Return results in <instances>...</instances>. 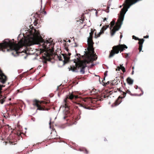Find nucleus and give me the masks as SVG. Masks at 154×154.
Here are the masks:
<instances>
[{"label":"nucleus","mask_w":154,"mask_h":154,"mask_svg":"<svg viewBox=\"0 0 154 154\" xmlns=\"http://www.w3.org/2000/svg\"><path fill=\"white\" fill-rule=\"evenodd\" d=\"M117 101H116L115 103V106H116L119 104V103H118L117 102Z\"/></svg>","instance_id":"obj_17"},{"label":"nucleus","mask_w":154,"mask_h":154,"mask_svg":"<svg viewBox=\"0 0 154 154\" xmlns=\"http://www.w3.org/2000/svg\"><path fill=\"white\" fill-rule=\"evenodd\" d=\"M58 58L60 61H63V65H64L69 60V57L66 54H62L60 56L58 57Z\"/></svg>","instance_id":"obj_5"},{"label":"nucleus","mask_w":154,"mask_h":154,"mask_svg":"<svg viewBox=\"0 0 154 154\" xmlns=\"http://www.w3.org/2000/svg\"><path fill=\"white\" fill-rule=\"evenodd\" d=\"M112 106V107H113V105H112V106Z\"/></svg>","instance_id":"obj_32"},{"label":"nucleus","mask_w":154,"mask_h":154,"mask_svg":"<svg viewBox=\"0 0 154 154\" xmlns=\"http://www.w3.org/2000/svg\"><path fill=\"white\" fill-rule=\"evenodd\" d=\"M134 3L135 0H125V2L123 5L124 7L120 12V15L119 16V19L116 23L115 26L113 28H112L115 24V21L113 20L110 23V29L112 36H113L116 32L118 31L120 28L123 23L125 13L128 11V9Z\"/></svg>","instance_id":"obj_1"},{"label":"nucleus","mask_w":154,"mask_h":154,"mask_svg":"<svg viewBox=\"0 0 154 154\" xmlns=\"http://www.w3.org/2000/svg\"><path fill=\"white\" fill-rule=\"evenodd\" d=\"M85 151H86V153H88V152H87V150H85Z\"/></svg>","instance_id":"obj_27"},{"label":"nucleus","mask_w":154,"mask_h":154,"mask_svg":"<svg viewBox=\"0 0 154 154\" xmlns=\"http://www.w3.org/2000/svg\"><path fill=\"white\" fill-rule=\"evenodd\" d=\"M134 74V70H133L132 72V74Z\"/></svg>","instance_id":"obj_26"},{"label":"nucleus","mask_w":154,"mask_h":154,"mask_svg":"<svg viewBox=\"0 0 154 154\" xmlns=\"http://www.w3.org/2000/svg\"><path fill=\"white\" fill-rule=\"evenodd\" d=\"M122 7V6H120V8H121Z\"/></svg>","instance_id":"obj_36"},{"label":"nucleus","mask_w":154,"mask_h":154,"mask_svg":"<svg viewBox=\"0 0 154 154\" xmlns=\"http://www.w3.org/2000/svg\"><path fill=\"white\" fill-rule=\"evenodd\" d=\"M109 27V25H107L106 26H104L102 27L100 32H99L98 35L97 37H98L100 36V35L103 33V32L106 30L108 27Z\"/></svg>","instance_id":"obj_7"},{"label":"nucleus","mask_w":154,"mask_h":154,"mask_svg":"<svg viewBox=\"0 0 154 154\" xmlns=\"http://www.w3.org/2000/svg\"><path fill=\"white\" fill-rule=\"evenodd\" d=\"M51 124V121H50V122L49 123V124L50 125V128H51V126H50Z\"/></svg>","instance_id":"obj_24"},{"label":"nucleus","mask_w":154,"mask_h":154,"mask_svg":"<svg viewBox=\"0 0 154 154\" xmlns=\"http://www.w3.org/2000/svg\"><path fill=\"white\" fill-rule=\"evenodd\" d=\"M149 35H147L146 36H144L143 37V38H149Z\"/></svg>","instance_id":"obj_19"},{"label":"nucleus","mask_w":154,"mask_h":154,"mask_svg":"<svg viewBox=\"0 0 154 154\" xmlns=\"http://www.w3.org/2000/svg\"><path fill=\"white\" fill-rule=\"evenodd\" d=\"M127 81L129 85H132L134 82V80L129 77L127 78Z\"/></svg>","instance_id":"obj_11"},{"label":"nucleus","mask_w":154,"mask_h":154,"mask_svg":"<svg viewBox=\"0 0 154 154\" xmlns=\"http://www.w3.org/2000/svg\"><path fill=\"white\" fill-rule=\"evenodd\" d=\"M4 86L3 85H0V97L1 98L2 97V95L1 94L2 93L1 90H2V87H4Z\"/></svg>","instance_id":"obj_15"},{"label":"nucleus","mask_w":154,"mask_h":154,"mask_svg":"<svg viewBox=\"0 0 154 154\" xmlns=\"http://www.w3.org/2000/svg\"><path fill=\"white\" fill-rule=\"evenodd\" d=\"M97 11H96V15L97 14Z\"/></svg>","instance_id":"obj_30"},{"label":"nucleus","mask_w":154,"mask_h":154,"mask_svg":"<svg viewBox=\"0 0 154 154\" xmlns=\"http://www.w3.org/2000/svg\"><path fill=\"white\" fill-rule=\"evenodd\" d=\"M124 93V94H125V95L126 94V93Z\"/></svg>","instance_id":"obj_35"},{"label":"nucleus","mask_w":154,"mask_h":154,"mask_svg":"<svg viewBox=\"0 0 154 154\" xmlns=\"http://www.w3.org/2000/svg\"><path fill=\"white\" fill-rule=\"evenodd\" d=\"M6 97L5 96H3L2 95V97H0V103L2 104H3L5 101V99Z\"/></svg>","instance_id":"obj_13"},{"label":"nucleus","mask_w":154,"mask_h":154,"mask_svg":"<svg viewBox=\"0 0 154 154\" xmlns=\"http://www.w3.org/2000/svg\"><path fill=\"white\" fill-rule=\"evenodd\" d=\"M74 65L69 67V70L73 72H77L78 70L80 69V72L82 74L85 73V69L87 66L86 64L88 62L86 60H81L78 58L72 60Z\"/></svg>","instance_id":"obj_2"},{"label":"nucleus","mask_w":154,"mask_h":154,"mask_svg":"<svg viewBox=\"0 0 154 154\" xmlns=\"http://www.w3.org/2000/svg\"><path fill=\"white\" fill-rule=\"evenodd\" d=\"M126 92L127 94H129L131 96H134V91H133L131 90H127Z\"/></svg>","instance_id":"obj_12"},{"label":"nucleus","mask_w":154,"mask_h":154,"mask_svg":"<svg viewBox=\"0 0 154 154\" xmlns=\"http://www.w3.org/2000/svg\"><path fill=\"white\" fill-rule=\"evenodd\" d=\"M74 97V96L72 94H70L69 98L71 100Z\"/></svg>","instance_id":"obj_16"},{"label":"nucleus","mask_w":154,"mask_h":154,"mask_svg":"<svg viewBox=\"0 0 154 154\" xmlns=\"http://www.w3.org/2000/svg\"><path fill=\"white\" fill-rule=\"evenodd\" d=\"M44 14H46V12L45 11V12H44Z\"/></svg>","instance_id":"obj_29"},{"label":"nucleus","mask_w":154,"mask_h":154,"mask_svg":"<svg viewBox=\"0 0 154 154\" xmlns=\"http://www.w3.org/2000/svg\"><path fill=\"white\" fill-rule=\"evenodd\" d=\"M42 102H40V103H41Z\"/></svg>","instance_id":"obj_37"},{"label":"nucleus","mask_w":154,"mask_h":154,"mask_svg":"<svg viewBox=\"0 0 154 154\" xmlns=\"http://www.w3.org/2000/svg\"><path fill=\"white\" fill-rule=\"evenodd\" d=\"M122 37V35H120V38L121 39Z\"/></svg>","instance_id":"obj_25"},{"label":"nucleus","mask_w":154,"mask_h":154,"mask_svg":"<svg viewBox=\"0 0 154 154\" xmlns=\"http://www.w3.org/2000/svg\"><path fill=\"white\" fill-rule=\"evenodd\" d=\"M139 90L140 93H135V96H140L143 94V93L142 91L140 89H139Z\"/></svg>","instance_id":"obj_14"},{"label":"nucleus","mask_w":154,"mask_h":154,"mask_svg":"<svg viewBox=\"0 0 154 154\" xmlns=\"http://www.w3.org/2000/svg\"><path fill=\"white\" fill-rule=\"evenodd\" d=\"M71 54L70 53H69L68 54V55H69V56Z\"/></svg>","instance_id":"obj_28"},{"label":"nucleus","mask_w":154,"mask_h":154,"mask_svg":"<svg viewBox=\"0 0 154 154\" xmlns=\"http://www.w3.org/2000/svg\"><path fill=\"white\" fill-rule=\"evenodd\" d=\"M26 57H24V58H26Z\"/></svg>","instance_id":"obj_34"},{"label":"nucleus","mask_w":154,"mask_h":154,"mask_svg":"<svg viewBox=\"0 0 154 154\" xmlns=\"http://www.w3.org/2000/svg\"><path fill=\"white\" fill-rule=\"evenodd\" d=\"M135 40H138V44L139 45V50L140 52L142 49L143 44L144 41L143 39H140L135 36Z\"/></svg>","instance_id":"obj_6"},{"label":"nucleus","mask_w":154,"mask_h":154,"mask_svg":"<svg viewBox=\"0 0 154 154\" xmlns=\"http://www.w3.org/2000/svg\"><path fill=\"white\" fill-rule=\"evenodd\" d=\"M87 42L88 45V52L87 54L88 59L90 61L95 60L97 59V57H96V55L94 54V49L93 47V43L92 38H89L88 39Z\"/></svg>","instance_id":"obj_3"},{"label":"nucleus","mask_w":154,"mask_h":154,"mask_svg":"<svg viewBox=\"0 0 154 154\" xmlns=\"http://www.w3.org/2000/svg\"><path fill=\"white\" fill-rule=\"evenodd\" d=\"M120 70H121L124 72H125V68L122 65H120L119 66H118L116 69V71H120Z\"/></svg>","instance_id":"obj_9"},{"label":"nucleus","mask_w":154,"mask_h":154,"mask_svg":"<svg viewBox=\"0 0 154 154\" xmlns=\"http://www.w3.org/2000/svg\"><path fill=\"white\" fill-rule=\"evenodd\" d=\"M74 97H75V98H78V97L77 96H74Z\"/></svg>","instance_id":"obj_21"},{"label":"nucleus","mask_w":154,"mask_h":154,"mask_svg":"<svg viewBox=\"0 0 154 154\" xmlns=\"http://www.w3.org/2000/svg\"><path fill=\"white\" fill-rule=\"evenodd\" d=\"M132 37H133V39H135V36L134 35H133Z\"/></svg>","instance_id":"obj_23"},{"label":"nucleus","mask_w":154,"mask_h":154,"mask_svg":"<svg viewBox=\"0 0 154 154\" xmlns=\"http://www.w3.org/2000/svg\"><path fill=\"white\" fill-rule=\"evenodd\" d=\"M93 34V32L91 31V32L90 33V37L92 38V35Z\"/></svg>","instance_id":"obj_18"},{"label":"nucleus","mask_w":154,"mask_h":154,"mask_svg":"<svg viewBox=\"0 0 154 154\" xmlns=\"http://www.w3.org/2000/svg\"><path fill=\"white\" fill-rule=\"evenodd\" d=\"M106 20V18H105L103 19V21H104L105 20Z\"/></svg>","instance_id":"obj_22"},{"label":"nucleus","mask_w":154,"mask_h":154,"mask_svg":"<svg viewBox=\"0 0 154 154\" xmlns=\"http://www.w3.org/2000/svg\"><path fill=\"white\" fill-rule=\"evenodd\" d=\"M127 47L125 45H120L114 46L112 48V50L111 51L109 57H112L115 54H118L119 51H122L124 49H127Z\"/></svg>","instance_id":"obj_4"},{"label":"nucleus","mask_w":154,"mask_h":154,"mask_svg":"<svg viewBox=\"0 0 154 154\" xmlns=\"http://www.w3.org/2000/svg\"><path fill=\"white\" fill-rule=\"evenodd\" d=\"M134 67H133V69H134Z\"/></svg>","instance_id":"obj_33"},{"label":"nucleus","mask_w":154,"mask_h":154,"mask_svg":"<svg viewBox=\"0 0 154 154\" xmlns=\"http://www.w3.org/2000/svg\"><path fill=\"white\" fill-rule=\"evenodd\" d=\"M68 98V97H67L64 100V106H61L60 108H61L62 107H65L66 110V111H68L69 110V108L68 106L66 105V100L67 98Z\"/></svg>","instance_id":"obj_10"},{"label":"nucleus","mask_w":154,"mask_h":154,"mask_svg":"<svg viewBox=\"0 0 154 154\" xmlns=\"http://www.w3.org/2000/svg\"><path fill=\"white\" fill-rule=\"evenodd\" d=\"M21 35H20L18 37V39H19V38L21 37Z\"/></svg>","instance_id":"obj_20"},{"label":"nucleus","mask_w":154,"mask_h":154,"mask_svg":"<svg viewBox=\"0 0 154 154\" xmlns=\"http://www.w3.org/2000/svg\"><path fill=\"white\" fill-rule=\"evenodd\" d=\"M34 101H35V103L34 104V105L38 107L37 110H44V109L38 103L39 102L38 101L36 100H34Z\"/></svg>","instance_id":"obj_8"},{"label":"nucleus","mask_w":154,"mask_h":154,"mask_svg":"<svg viewBox=\"0 0 154 154\" xmlns=\"http://www.w3.org/2000/svg\"><path fill=\"white\" fill-rule=\"evenodd\" d=\"M66 50L67 51H68V49H67V48L66 49Z\"/></svg>","instance_id":"obj_31"}]
</instances>
